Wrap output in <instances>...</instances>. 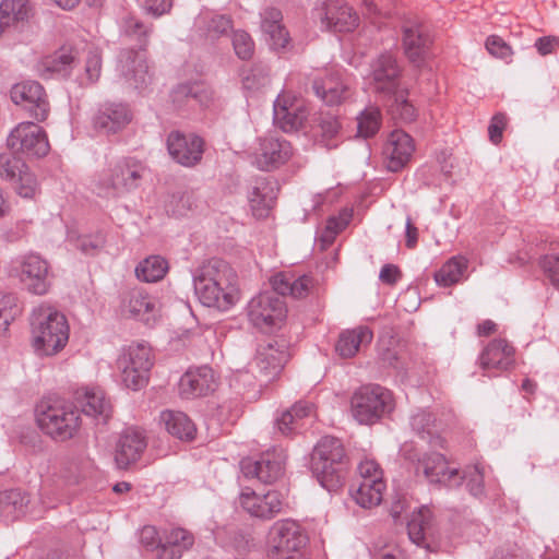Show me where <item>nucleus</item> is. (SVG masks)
<instances>
[{
    "mask_svg": "<svg viewBox=\"0 0 559 559\" xmlns=\"http://www.w3.org/2000/svg\"><path fill=\"white\" fill-rule=\"evenodd\" d=\"M273 292H264L251 298L247 316L258 329L267 331L285 320L287 309L280 297L294 299L307 297L314 287L313 277L307 274L297 276L294 272H280L270 280Z\"/></svg>",
    "mask_w": 559,
    "mask_h": 559,
    "instance_id": "f257e3e1",
    "label": "nucleus"
},
{
    "mask_svg": "<svg viewBox=\"0 0 559 559\" xmlns=\"http://www.w3.org/2000/svg\"><path fill=\"white\" fill-rule=\"evenodd\" d=\"M237 273L224 260L213 258L192 272L194 294L209 308L227 311L238 301Z\"/></svg>",
    "mask_w": 559,
    "mask_h": 559,
    "instance_id": "f03ea898",
    "label": "nucleus"
},
{
    "mask_svg": "<svg viewBox=\"0 0 559 559\" xmlns=\"http://www.w3.org/2000/svg\"><path fill=\"white\" fill-rule=\"evenodd\" d=\"M153 26L144 25L133 15L126 16L121 23V34L139 44V49H122L118 57V71L126 83L143 92L152 83V74L146 60V46Z\"/></svg>",
    "mask_w": 559,
    "mask_h": 559,
    "instance_id": "7ed1b4c3",
    "label": "nucleus"
},
{
    "mask_svg": "<svg viewBox=\"0 0 559 559\" xmlns=\"http://www.w3.org/2000/svg\"><path fill=\"white\" fill-rule=\"evenodd\" d=\"M310 468L328 491L342 488L349 471V456L342 440L332 436L322 437L311 453Z\"/></svg>",
    "mask_w": 559,
    "mask_h": 559,
    "instance_id": "20e7f679",
    "label": "nucleus"
},
{
    "mask_svg": "<svg viewBox=\"0 0 559 559\" xmlns=\"http://www.w3.org/2000/svg\"><path fill=\"white\" fill-rule=\"evenodd\" d=\"M32 344L39 356H53L64 348L69 341L67 318L56 309L40 305L31 316Z\"/></svg>",
    "mask_w": 559,
    "mask_h": 559,
    "instance_id": "39448f33",
    "label": "nucleus"
},
{
    "mask_svg": "<svg viewBox=\"0 0 559 559\" xmlns=\"http://www.w3.org/2000/svg\"><path fill=\"white\" fill-rule=\"evenodd\" d=\"M145 167L134 158H122L105 169L95 181V192L102 198H118L138 189Z\"/></svg>",
    "mask_w": 559,
    "mask_h": 559,
    "instance_id": "423d86ee",
    "label": "nucleus"
},
{
    "mask_svg": "<svg viewBox=\"0 0 559 559\" xmlns=\"http://www.w3.org/2000/svg\"><path fill=\"white\" fill-rule=\"evenodd\" d=\"M390 390L379 384L358 388L350 397V414L360 425H373L394 409Z\"/></svg>",
    "mask_w": 559,
    "mask_h": 559,
    "instance_id": "0eeeda50",
    "label": "nucleus"
},
{
    "mask_svg": "<svg viewBox=\"0 0 559 559\" xmlns=\"http://www.w3.org/2000/svg\"><path fill=\"white\" fill-rule=\"evenodd\" d=\"M36 420L45 435L59 442L74 438L82 425L78 406L71 402L47 405L37 414Z\"/></svg>",
    "mask_w": 559,
    "mask_h": 559,
    "instance_id": "6e6552de",
    "label": "nucleus"
},
{
    "mask_svg": "<svg viewBox=\"0 0 559 559\" xmlns=\"http://www.w3.org/2000/svg\"><path fill=\"white\" fill-rule=\"evenodd\" d=\"M401 455L412 464L416 475L423 474L429 483L449 488L460 486V471L450 468L444 455L437 452L420 454L412 444L403 445Z\"/></svg>",
    "mask_w": 559,
    "mask_h": 559,
    "instance_id": "1a4fd4ad",
    "label": "nucleus"
},
{
    "mask_svg": "<svg viewBox=\"0 0 559 559\" xmlns=\"http://www.w3.org/2000/svg\"><path fill=\"white\" fill-rule=\"evenodd\" d=\"M308 537L299 523L286 519L275 522L269 532V559H306L300 550Z\"/></svg>",
    "mask_w": 559,
    "mask_h": 559,
    "instance_id": "9d476101",
    "label": "nucleus"
},
{
    "mask_svg": "<svg viewBox=\"0 0 559 559\" xmlns=\"http://www.w3.org/2000/svg\"><path fill=\"white\" fill-rule=\"evenodd\" d=\"M121 383L133 391H139L148 382L153 366L151 348L145 344H132L122 348L117 361Z\"/></svg>",
    "mask_w": 559,
    "mask_h": 559,
    "instance_id": "9b49d317",
    "label": "nucleus"
},
{
    "mask_svg": "<svg viewBox=\"0 0 559 559\" xmlns=\"http://www.w3.org/2000/svg\"><path fill=\"white\" fill-rule=\"evenodd\" d=\"M403 67L395 53L384 51L376 56L369 66L368 80L372 91L381 98H392L401 90Z\"/></svg>",
    "mask_w": 559,
    "mask_h": 559,
    "instance_id": "f8f14e48",
    "label": "nucleus"
},
{
    "mask_svg": "<svg viewBox=\"0 0 559 559\" xmlns=\"http://www.w3.org/2000/svg\"><path fill=\"white\" fill-rule=\"evenodd\" d=\"M49 263L37 253L17 257L12 261L10 275L15 276L25 289L37 296L47 294L51 287Z\"/></svg>",
    "mask_w": 559,
    "mask_h": 559,
    "instance_id": "ddd939ff",
    "label": "nucleus"
},
{
    "mask_svg": "<svg viewBox=\"0 0 559 559\" xmlns=\"http://www.w3.org/2000/svg\"><path fill=\"white\" fill-rule=\"evenodd\" d=\"M12 102L21 107L31 118L45 121L50 111V104L44 86L35 80H24L12 85Z\"/></svg>",
    "mask_w": 559,
    "mask_h": 559,
    "instance_id": "4468645a",
    "label": "nucleus"
},
{
    "mask_svg": "<svg viewBox=\"0 0 559 559\" xmlns=\"http://www.w3.org/2000/svg\"><path fill=\"white\" fill-rule=\"evenodd\" d=\"M286 459L287 455L283 449L273 448L262 452L257 460H242L240 467L246 478H257L263 484L271 485L284 475Z\"/></svg>",
    "mask_w": 559,
    "mask_h": 559,
    "instance_id": "2eb2a0df",
    "label": "nucleus"
},
{
    "mask_svg": "<svg viewBox=\"0 0 559 559\" xmlns=\"http://www.w3.org/2000/svg\"><path fill=\"white\" fill-rule=\"evenodd\" d=\"M433 34L419 21H406L402 26V47L408 61L417 68L425 64L431 55Z\"/></svg>",
    "mask_w": 559,
    "mask_h": 559,
    "instance_id": "dca6fc26",
    "label": "nucleus"
},
{
    "mask_svg": "<svg viewBox=\"0 0 559 559\" xmlns=\"http://www.w3.org/2000/svg\"><path fill=\"white\" fill-rule=\"evenodd\" d=\"M8 148L15 154L43 157L49 152V142L41 127L34 122H21L7 138Z\"/></svg>",
    "mask_w": 559,
    "mask_h": 559,
    "instance_id": "f3484780",
    "label": "nucleus"
},
{
    "mask_svg": "<svg viewBox=\"0 0 559 559\" xmlns=\"http://www.w3.org/2000/svg\"><path fill=\"white\" fill-rule=\"evenodd\" d=\"M169 156L183 167H194L201 163L205 148V142L200 135L179 130L169 132L166 139Z\"/></svg>",
    "mask_w": 559,
    "mask_h": 559,
    "instance_id": "a211bd4d",
    "label": "nucleus"
},
{
    "mask_svg": "<svg viewBox=\"0 0 559 559\" xmlns=\"http://www.w3.org/2000/svg\"><path fill=\"white\" fill-rule=\"evenodd\" d=\"M321 25L332 32H353L359 22L357 13L343 0H326L316 9Z\"/></svg>",
    "mask_w": 559,
    "mask_h": 559,
    "instance_id": "6ab92c4d",
    "label": "nucleus"
},
{
    "mask_svg": "<svg viewBox=\"0 0 559 559\" xmlns=\"http://www.w3.org/2000/svg\"><path fill=\"white\" fill-rule=\"evenodd\" d=\"M292 156L290 142L281 136L267 135L259 140L254 164L259 169L270 171L287 163Z\"/></svg>",
    "mask_w": 559,
    "mask_h": 559,
    "instance_id": "aec40b11",
    "label": "nucleus"
},
{
    "mask_svg": "<svg viewBox=\"0 0 559 559\" xmlns=\"http://www.w3.org/2000/svg\"><path fill=\"white\" fill-rule=\"evenodd\" d=\"M133 118L131 108L126 103L106 102L99 105L93 116V127L104 134L122 131Z\"/></svg>",
    "mask_w": 559,
    "mask_h": 559,
    "instance_id": "412c9836",
    "label": "nucleus"
},
{
    "mask_svg": "<svg viewBox=\"0 0 559 559\" xmlns=\"http://www.w3.org/2000/svg\"><path fill=\"white\" fill-rule=\"evenodd\" d=\"M216 388L217 378L210 366L189 369L181 376L178 383L179 395L186 400L206 396Z\"/></svg>",
    "mask_w": 559,
    "mask_h": 559,
    "instance_id": "4be33fe9",
    "label": "nucleus"
},
{
    "mask_svg": "<svg viewBox=\"0 0 559 559\" xmlns=\"http://www.w3.org/2000/svg\"><path fill=\"white\" fill-rule=\"evenodd\" d=\"M414 151L413 138L403 130H393L382 148L386 168L393 173L400 171L411 160Z\"/></svg>",
    "mask_w": 559,
    "mask_h": 559,
    "instance_id": "5701e85b",
    "label": "nucleus"
},
{
    "mask_svg": "<svg viewBox=\"0 0 559 559\" xmlns=\"http://www.w3.org/2000/svg\"><path fill=\"white\" fill-rule=\"evenodd\" d=\"M240 506L250 515L263 520H270L282 512L284 507L283 495L276 490H270L264 495H258L253 490L242 491L239 498Z\"/></svg>",
    "mask_w": 559,
    "mask_h": 559,
    "instance_id": "b1692460",
    "label": "nucleus"
},
{
    "mask_svg": "<svg viewBox=\"0 0 559 559\" xmlns=\"http://www.w3.org/2000/svg\"><path fill=\"white\" fill-rule=\"evenodd\" d=\"M479 364L489 377H496L513 366L514 348L506 340H493L481 352Z\"/></svg>",
    "mask_w": 559,
    "mask_h": 559,
    "instance_id": "393cba45",
    "label": "nucleus"
},
{
    "mask_svg": "<svg viewBox=\"0 0 559 559\" xmlns=\"http://www.w3.org/2000/svg\"><path fill=\"white\" fill-rule=\"evenodd\" d=\"M147 447L143 431L129 427L126 428L116 444L115 461L119 468H128L140 460Z\"/></svg>",
    "mask_w": 559,
    "mask_h": 559,
    "instance_id": "a878e982",
    "label": "nucleus"
},
{
    "mask_svg": "<svg viewBox=\"0 0 559 559\" xmlns=\"http://www.w3.org/2000/svg\"><path fill=\"white\" fill-rule=\"evenodd\" d=\"M81 414L106 423L111 415V404L100 388H85L76 391L74 403Z\"/></svg>",
    "mask_w": 559,
    "mask_h": 559,
    "instance_id": "bb28decb",
    "label": "nucleus"
},
{
    "mask_svg": "<svg viewBox=\"0 0 559 559\" xmlns=\"http://www.w3.org/2000/svg\"><path fill=\"white\" fill-rule=\"evenodd\" d=\"M407 534L412 543L432 551L431 540L436 537V521L431 510L423 506L407 521Z\"/></svg>",
    "mask_w": 559,
    "mask_h": 559,
    "instance_id": "cd10ccee",
    "label": "nucleus"
},
{
    "mask_svg": "<svg viewBox=\"0 0 559 559\" xmlns=\"http://www.w3.org/2000/svg\"><path fill=\"white\" fill-rule=\"evenodd\" d=\"M234 23L230 15L218 14L205 10L201 11L193 23V32L199 38L215 41L222 36H226L233 31Z\"/></svg>",
    "mask_w": 559,
    "mask_h": 559,
    "instance_id": "c85d7f7f",
    "label": "nucleus"
},
{
    "mask_svg": "<svg viewBox=\"0 0 559 559\" xmlns=\"http://www.w3.org/2000/svg\"><path fill=\"white\" fill-rule=\"evenodd\" d=\"M288 359L287 352L282 347L267 343L261 346L255 356L258 378L261 382L269 383L278 377Z\"/></svg>",
    "mask_w": 559,
    "mask_h": 559,
    "instance_id": "c756f323",
    "label": "nucleus"
},
{
    "mask_svg": "<svg viewBox=\"0 0 559 559\" xmlns=\"http://www.w3.org/2000/svg\"><path fill=\"white\" fill-rule=\"evenodd\" d=\"M276 181L267 177H258L253 180L248 192V201L253 216L263 218L269 215L277 198Z\"/></svg>",
    "mask_w": 559,
    "mask_h": 559,
    "instance_id": "7c9ffc66",
    "label": "nucleus"
},
{
    "mask_svg": "<svg viewBox=\"0 0 559 559\" xmlns=\"http://www.w3.org/2000/svg\"><path fill=\"white\" fill-rule=\"evenodd\" d=\"M316 95L328 106L340 105L348 93V86L338 71L326 72L324 76L313 81Z\"/></svg>",
    "mask_w": 559,
    "mask_h": 559,
    "instance_id": "2f4dec72",
    "label": "nucleus"
},
{
    "mask_svg": "<svg viewBox=\"0 0 559 559\" xmlns=\"http://www.w3.org/2000/svg\"><path fill=\"white\" fill-rule=\"evenodd\" d=\"M372 338V331L365 325L344 330L335 343V353L342 358H352L356 356L361 346L370 344Z\"/></svg>",
    "mask_w": 559,
    "mask_h": 559,
    "instance_id": "473e14b6",
    "label": "nucleus"
},
{
    "mask_svg": "<svg viewBox=\"0 0 559 559\" xmlns=\"http://www.w3.org/2000/svg\"><path fill=\"white\" fill-rule=\"evenodd\" d=\"M282 20V12L275 8H267L261 13V28L275 50L286 48L290 39Z\"/></svg>",
    "mask_w": 559,
    "mask_h": 559,
    "instance_id": "72a5a7b5",
    "label": "nucleus"
},
{
    "mask_svg": "<svg viewBox=\"0 0 559 559\" xmlns=\"http://www.w3.org/2000/svg\"><path fill=\"white\" fill-rule=\"evenodd\" d=\"M306 111L301 106L287 103L281 96L275 99L273 105V120L284 132L298 130L306 120Z\"/></svg>",
    "mask_w": 559,
    "mask_h": 559,
    "instance_id": "f704fd0d",
    "label": "nucleus"
},
{
    "mask_svg": "<svg viewBox=\"0 0 559 559\" xmlns=\"http://www.w3.org/2000/svg\"><path fill=\"white\" fill-rule=\"evenodd\" d=\"M31 16L28 0H3L0 3V36L11 27L24 25Z\"/></svg>",
    "mask_w": 559,
    "mask_h": 559,
    "instance_id": "c9c22d12",
    "label": "nucleus"
},
{
    "mask_svg": "<svg viewBox=\"0 0 559 559\" xmlns=\"http://www.w3.org/2000/svg\"><path fill=\"white\" fill-rule=\"evenodd\" d=\"M75 62V56L72 49L61 48L52 56L43 60L38 69L43 79L62 78L66 79L71 74Z\"/></svg>",
    "mask_w": 559,
    "mask_h": 559,
    "instance_id": "e433bc0d",
    "label": "nucleus"
},
{
    "mask_svg": "<svg viewBox=\"0 0 559 559\" xmlns=\"http://www.w3.org/2000/svg\"><path fill=\"white\" fill-rule=\"evenodd\" d=\"M313 405L307 401L296 402L289 409L284 411L275 420L278 432L292 436L302 427V420L312 414Z\"/></svg>",
    "mask_w": 559,
    "mask_h": 559,
    "instance_id": "4c0bfd02",
    "label": "nucleus"
},
{
    "mask_svg": "<svg viewBox=\"0 0 559 559\" xmlns=\"http://www.w3.org/2000/svg\"><path fill=\"white\" fill-rule=\"evenodd\" d=\"M385 484L382 479L367 478L353 484L349 492L354 501L361 508L369 509L380 504Z\"/></svg>",
    "mask_w": 559,
    "mask_h": 559,
    "instance_id": "58836bf2",
    "label": "nucleus"
},
{
    "mask_svg": "<svg viewBox=\"0 0 559 559\" xmlns=\"http://www.w3.org/2000/svg\"><path fill=\"white\" fill-rule=\"evenodd\" d=\"M412 430L433 448H443L444 440L437 433L436 417L428 409H417L409 417Z\"/></svg>",
    "mask_w": 559,
    "mask_h": 559,
    "instance_id": "ea45409f",
    "label": "nucleus"
},
{
    "mask_svg": "<svg viewBox=\"0 0 559 559\" xmlns=\"http://www.w3.org/2000/svg\"><path fill=\"white\" fill-rule=\"evenodd\" d=\"M159 421L171 436L180 440L191 441L195 437L194 423L182 412L164 411L160 413Z\"/></svg>",
    "mask_w": 559,
    "mask_h": 559,
    "instance_id": "a19ab883",
    "label": "nucleus"
},
{
    "mask_svg": "<svg viewBox=\"0 0 559 559\" xmlns=\"http://www.w3.org/2000/svg\"><path fill=\"white\" fill-rule=\"evenodd\" d=\"M169 270L168 261L160 255H150L135 267L136 278L145 283L162 281Z\"/></svg>",
    "mask_w": 559,
    "mask_h": 559,
    "instance_id": "79ce46f5",
    "label": "nucleus"
},
{
    "mask_svg": "<svg viewBox=\"0 0 559 559\" xmlns=\"http://www.w3.org/2000/svg\"><path fill=\"white\" fill-rule=\"evenodd\" d=\"M156 301L147 293L134 289L129 294L128 311L134 318L148 322L154 317Z\"/></svg>",
    "mask_w": 559,
    "mask_h": 559,
    "instance_id": "37998d69",
    "label": "nucleus"
},
{
    "mask_svg": "<svg viewBox=\"0 0 559 559\" xmlns=\"http://www.w3.org/2000/svg\"><path fill=\"white\" fill-rule=\"evenodd\" d=\"M484 479L485 467L481 463L467 465L462 472L460 471V485L464 481L469 495L479 500L487 496Z\"/></svg>",
    "mask_w": 559,
    "mask_h": 559,
    "instance_id": "c03bdc74",
    "label": "nucleus"
},
{
    "mask_svg": "<svg viewBox=\"0 0 559 559\" xmlns=\"http://www.w3.org/2000/svg\"><path fill=\"white\" fill-rule=\"evenodd\" d=\"M466 269L463 258L453 257L435 273V281L439 286L450 287L461 281Z\"/></svg>",
    "mask_w": 559,
    "mask_h": 559,
    "instance_id": "a18cd8bd",
    "label": "nucleus"
},
{
    "mask_svg": "<svg viewBox=\"0 0 559 559\" xmlns=\"http://www.w3.org/2000/svg\"><path fill=\"white\" fill-rule=\"evenodd\" d=\"M408 90L405 87L401 90L392 98H386L391 102L389 111L394 119H399L403 123H411L417 118V109L407 99Z\"/></svg>",
    "mask_w": 559,
    "mask_h": 559,
    "instance_id": "49530a36",
    "label": "nucleus"
},
{
    "mask_svg": "<svg viewBox=\"0 0 559 559\" xmlns=\"http://www.w3.org/2000/svg\"><path fill=\"white\" fill-rule=\"evenodd\" d=\"M22 312L19 298L13 293L0 292V335H4L10 324Z\"/></svg>",
    "mask_w": 559,
    "mask_h": 559,
    "instance_id": "de8ad7c7",
    "label": "nucleus"
},
{
    "mask_svg": "<svg viewBox=\"0 0 559 559\" xmlns=\"http://www.w3.org/2000/svg\"><path fill=\"white\" fill-rule=\"evenodd\" d=\"M318 135L320 136L319 142L326 148L331 150L337 146L336 139L341 123L337 118L331 114H320L318 118Z\"/></svg>",
    "mask_w": 559,
    "mask_h": 559,
    "instance_id": "09e8293b",
    "label": "nucleus"
},
{
    "mask_svg": "<svg viewBox=\"0 0 559 559\" xmlns=\"http://www.w3.org/2000/svg\"><path fill=\"white\" fill-rule=\"evenodd\" d=\"M358 135L368 139L373 136L380 129L382 115L376 106L366 108L357 118Z\"/></svg>",
    "mask_w": 559,
    "mask_h": 559,
    "instance_id": "8fccbe9b",
    "label": "nucleus"
},
{
    "mask_svg": "<svg viewBox=\"0 0 559 559\" xmlns=\"http://www.w3.org/2000/svg\"><path fill=\"white\" fill-rule=\"evenodd\" d=\"M193 109L200 107L210 109L216 106V96L213 88L202 81L189 82Z\"/></svg>",
    "mask_w": 559,
    "mask_h": 559,
    "instance_id": "3c124183",
    "label": "nucleus"
},
{
    "mask_svg": "<svg viewBox=\"0 0 559 559\" xmlns=\"http://www.w3.org/2000/svg\"><path fill=\"white\" fill-rule=\"evenodd\" d=\"M25 498L20 490L0 492V513L7 518L24 512Z\"/></svg>",
    "mask_w": 559,
    "mask_h": 559,
    "instance_id": "603ef678",
    "label": "nucleus"
},
{
    "mask_svg": "<svg viewBox=\"0 0 559 559\" xmlns=\"http://www.w3.org/2000/svg\"><path fill=\"white\" fill-rule=\"evenodd\" d=\"M11 185H13L16 193L24 199H34L38 192L37 178L27 165H25L21 170V175Z\"/></svg>",
    "mask_w": 559,
    "mask_h": 559,
    "instance_id": "864d4df0",
    "label": "nucleus"
},
{
    "mask_svg": "<svg viewBox=\"0 0 559 559\" xmlns=\"http://www.w3.org/2000/svg\"><path fill=\"white\" fill-rule=\"evenodd\" d=\"M15 153H0V179L13 182L21 170L25 167V162L14 155Z\"/></svg>",
    "mask_w": 559,
    "mask_h": 559,
    "instance_id": "5fc2aeb1",
    "label": "nucleus"
},
{
    "mask_svg": "<svg viewBox=\"0 0 559 559\" xmlns=\"http://www.w3.org/2000/svg\"><path fill=\"white\" fill-rule=\"evenodd\" d=\"M235 55L243 60H250L254 53V41L249 33L243 29H237L231 38Z\"/></svg>",
    "mask_w": 559,
    "mask_h": 559,
    "instance_id": "6e6d98bb",
    "label": "nucleus"
},
{
    "mask_svg": "<svg viewBox=\"0 0 559 559\" xmlns=\"http://www.w3.org/2000/svg\"><path fill=\"white\" fill-rule=\"evenodd\" d=\"M269 71L263 64H253L241 73L242 84L246 90L254 91L263 86L267 81Z\"/></svg>",
    "mask_w": 559,
    "mask_h": 559,
    "instance_id": "4d7b16f0",
    "label": "nucleus"
},
{
    "mask_svg": "<svg viewBox=\"0 0 559 559\" xmlns=\"http://www.w3.org/2000/svg\"><path fill=\"white\" fill-rule=\"evenodd\" d=\"M106 243V237L102 233L95 235L80 236L76 238L74 246L85 255L97 254Z\"/></svg>",
    "mask_w": 559,
    "mask_h": 559,
    "instance_id": "13d9d810",
    "label": "nucleus"
},
{
    "mask_svg": "<svg viewBox=\"0 0 559 559\" xmlns=\"http://www.w3.org/2000/svg\"><path fill=\"white\" fill-rule=\"evenodd\" d=\"M164 542L183 552L192 547L194 537L189 531L175 527L165 533Z\"/></svg>",
    "mask_w": 559,
    "mask_h": 559,
    "instance_id": "bf43d9fd",
    "label": "nucleus"
},
{
    "mask_svg": "<svg viewBox=\"0 0 559 559\" xmlns=\"http://www.w3.org/2000/svg\"><path fill=\"white\" fill-rule=\"evenodd\" d=\"M539 267L549 283L559 289V254L548 253L540 257Z\"/></svg>",
    "mask_w": 559,
    "mask_h": 559,
    "instance_id": "052dcab7",
    "label": "nucleus"
},
{
    "mask_svg": "<svg viewBox=\"0 0 559 559\" xmlns=\"http://www.w3.org/2000/svg\"><path fill=\"white\" fill-rule=\"evenodd\" d=\"M85 81H82V85L94 84L98 81L102 72V56L98 50H90L85 60Z\"/></svg>",
    "mask_w": 559,
    "mask_h": 559,
    "instance_id": "680f3d73",
    "label": "nucleus"
},
{
    "mask_svg": "<svg viewBox=\"0 0 559 559\" xmlns=\"http://www.w3.org/2000/svg\"><path fill=\"white\" fill-rule=\"evenodd\" d=\"M189 82L180 83L170 93L174 106L179 110L193 109Z\"/></svg>",
    "mask_w": 559,
    "mask_h": 559,
    "instance_id": "e2e57ef3",
    "label": "nucleus"
},
{
    "mask_svg": "<svg viewBox=\"0 0 559 559\" xmlns=\"http://www.w3.org/2000/svg\"><path fill=\"white\" fill-rule=\"evenodd\" d=\"M486 49L497 58L506 59L511 56V48L499 36L491 35L486 40Z\"/></svg>",
    "mask_w": 559,
    "mask_h": 559,
    "instance_id": "0e129e2a",
    "label": "nucleus"
},
{
    "mask_svg": "<svg viewBox=\"0 0 559 559\" xmlns=\"http://www.w3.org/2000/svg\"><path fill=\"white\" fill-rule=\"evenodd\" d=\"M507 124V117L504 114H496L488 127L489 139L493 144H498L502 139V132Z\"/></svg>",
    "mask_w": 559,
    "mask_h": 559,
    "instance_id": "69168bd1",
    "label": "nucleus"
},
{
    "mask_svg": "<svg viewBox=\"0 0 559 559\" xmlns=\"http://www.w3.org/2000/svg\"><path fill=\"white\" fill-rule=\"evenodd\" d=\"M140 542L151 550L156 549L162 544L157 530L152 525H146L140 531Z\"/></svg>",
    "mask_w": 559,
    "mask_h": 559,
    "instance_id": "338daca9",
    "label": "nucleus"
},
{
    "mask_svg": "<svg viewBox=\"0 0 559 559\" xmlns=\"http://www.w3.org/2000/svg\"><path fill=\"white\" fill-rule=\"evenodd\" d=\"M540 56L551 55L559 48V37L543 36L536 39L534 44Z\"/></svg>",
    "mask_w": 559,
    "mask_h": 559,
    "instance_id": "774afa93",
    "label": "nucleus"
}]
</instances>
